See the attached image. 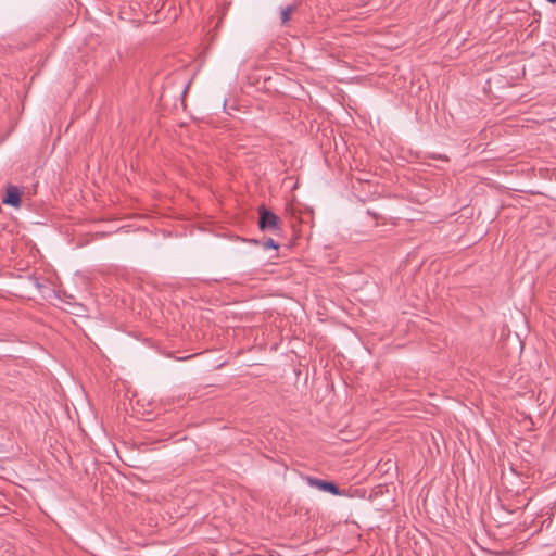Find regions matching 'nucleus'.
<instances>
[{
    "instance_id": "20e7f679",
    "label": "nucleus",
    "mask_w": 556,
    "mask_h": 556,
    "mask_svg": "<svg viewBox=\"0 0 556 556\" xmlns=\"http://www.w3.org/2000/svg\"><path fill=\"white\" fill-rule=\"evenodd\" d=\"M296 4H290L281 10L280 18L282 25H286L290 21L291 15L296 11Z\"/></svg>"
},
{
    "instance_id": "423d86ee",
    "label": "nucleus",
    "mask_w": 556,
    "mask_h": 556,
    "mask_svg": "<svg viewBox=\"0 0 556 556\" xmlns=\"http://www.w3.org/2000/svg\"><path fill=\"white\" fill-rule=\"evenodd\" d=\"M551 3H556V0H547Z\"/></svg>"
},
{
    "instance_id": "39448f33",
    "label": "nucleus",
    "mask_w": 556,
    "mask_h": 556,
    "mask_svg": "<svg viewBox=\"0 0 556 556\" xmlns=\"http://www.w3.org/2000/svg\"><path fill=\"white\" fill-rule=\"evenodd\" d=\"M264 248H266V249L267 248L278 249V244H276V242L273 239H268L267 241H265Z\"/></svg>"
},
{
    "instance_id": "f03ea898",
    "label": "nucleus",
    "mask_w": 556,
    "mask_h": 556,
    "mask_svg": "<svg viewBox=\"0 0 556 556\" xmlns=\"http://www.w3.org/2000/svg\"><path fill=\"white\" fill-rule=\"evenodd\" d=\"M306 481L311 486L316 488L320 491L329 492L333 495L341 494L339 488L333 482L320 480V479L313 478V477H307Z\"/></svg>"
},
{
    "instance_id": "f257e3e1",
    "label": "nucleus",
    "mask_w": 556,
    "mask_h": 556,
    "mask_svg": "<svg viewBox=\"0 0 556 556\" xmlns=\"http://www.w3.org/2000/svg\"><path fill=\"white\" fill-rule=\"evenodd\" d=\"M258 226L262 230L278 231L281 229V220L265 206H261Z\"/></svg>"
},
{
    "instance_id": "7ed1b4c3",
    "label": "nucleus",
    "mask_w": 556,
    "mask_h": 556,
    "mask_svg": "<svg viewBox=\"0 0 556 556\" xmlns=\"http://www.w3.org/2000/svg\"><path fill=\"white\" fill-rule=\"evenodd\" d=\"M4 204L12 205L14 207L21 206V191L15 186H8L5 198L2 201Z\"/></svg>"
}]
</instances>
